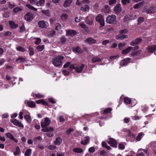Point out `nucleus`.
Instances as JSON below:
<instances>
[{"mask_svg": "<svg viewBox=\"0 0 156 156\" xmlns=\"http://www.w3.org/2000/svg\"><path fill=\"white\" fill-rule=\"evenodd\" d=\"M130 60V58H128L124 59L121 61L120 62L121 65L124 66L127 65Z\"/></svg>", "mask_w": 156, "mask_h": 156, "instance_id": "dca6fc26", "label": "nucleus"}, {"mask_svg": "<svg viewBox=\"0 0 156 156\" xmlns=\"http://www.w3.org/2000/svg\"><path fill=\"white\" fill-rule=\"evenodd\" d=\"M6 136L7 137L12 140H14L15 142L17 143L18 142V140L16 139L13 136L9 133H7L6 134Z\"/></svg>", "mask_w": 156, "mask_h": 156, "instance_id": "412c9836", "label": "nucleus"}, {"mask_svg": "<svg viewBox=\"0 0 156 156\" xmlns=\"http://www.w3.org/2000/svg\"><path fill=\"white\" fill-rule=\"evenodd\" d=\"M126 44L125 43H120L118 44V48L119 49H122L123 47L125 46Z\"/></svg>", "mask_w": 156, "mask_h": 156, "instance_id": "de8ad7c7", "label": "nucleus"}, {"mask_svg": "<svg viewBox=\"0 0 156 156\" xmlns=\"http://www.w3.org/2000/svg\"><path fill=\"white\" fill-rule=\"evenodd\" d=\"M44 48V45H38L36 47L37 50L39 51H41Z\"/></svg>", "mask_w": 156, "mask_h": 156, "instance_id": "c03bdc74", "label": "nucleus"}, {"mask_svg": "<svg viewBox=\"0 0 156 156\" xmlns=\"http://www.w3.org/2000/svg\"><path fill=\"white\" fill-rule=\"evenodd\" d=\"M16 49L18 51L22 52H24L26 51V50L24 48L20 46L16 48Z\"/></svg>", "mask_w": 156, "mask_h": 156, "instance_id": "09e8293b", "label": "nucleus"}, {"mask_svg": "<svg viewBox=\"0 0 156 156\" xmlns=\"http://www.w3.org/2000/svg\"><path fill=\"white\" fill-rule=\"evenodd\" d=\"M125 148V146L124 145L120 143L119 144V147L118 148L120 150H123Z\"/></svg>", "mask_w": 156, "mask_h": 156, "instance_id": "13d9d810", "label": "nucleus"}, {"mask_svg": "<svg viewBox=\"0 0 156 156\" xmlns=\"http://www.w3.org/2000/svg\"><path fill=\"white\" fill-rule=\"evenodd\" d=\"M73 152L76 153H82L83 150L80 148H76L73 149Z\"/></svg>", "mask_w": 156, "mask_h": 156, "instance_id": "7c9ffc66", "label": "nucleus"}, {"mask_svg": "<svg viewBox=\"0 0 156 156\" xmlns=\"http://www.w3.org/2000/svg\"><path fill=\"white\" fill-rule=\"evenodd\" d=\"M17 63H22L26 61V59L25 58L20 57L17 58L16 60Z\"/></svg>", "mask_w": 156, "mask_h": 156, "instance_id": "393cba45", "label": "nucleus"}, {"mask_svg": "<svg viewBox=\"0 0 156 156\" xmlns=\"http://www.w3.org/2000/svg\"><path fill=\"white\" fill-rule=\"evenodd\" d=\"M133 48V47L132 46L129 47L126 49L122 50V53L123 55H126L128 54Z\"/></svg>", "mask_w": 156, "mask_h": 156, "instance_id": "9b49d317", "label": "nucleus"}, {"mask_svg": "<svg viewBox=\"0 0 156 156\" xmlns=\"http://www.w3.org/2000/svg\"><path fill=\"white\" fill-rule=\"evenodd\" d=\"M116 2V0H109V5H112L115 4Z\"/></svg>", "mask_w": 156, "mask_h": 156, "instance_id": "603ef678", "label": "nucleus"}, {"mask_svg": "<svg viewBox=\"0 0 156 156\" xmlns=\"http://www.w3.org/2000/svg\"><path fill=\"white\" fill-rule=\"evenodd\" d=\"M29 107L31 108H34L35 107V104L34 102L32 101H29L27 103Z\"/></svg>", "mask_w": 156, "mask_h": 156, "instance_id": "e433bc0d", "label": "nucleus"}, {"mask_svg": "<svg viewBox=\"0 0 156 156\" xmlns=\"http://www.w3.org/2000/svg\"><path fill=\"white\" fill-rule=\"evenodd\" d=\"M34 39L35 41L34 43L36 45L39 44L41 41V38H39L35 37L34 38Z\"/></svg>", "mask_w": 156, "mask_h": 156, "instance_id": "ea45409f", "label": "nucleus"}, {"mask_svg": "<svg viewBox=\"0 0 156 156\" xmlns=\"http://www.w3.org/2000/svg\"><path fill=\"white\" fill-rule=\"evenodd\" d=\"M62 142V139L60 137H58L55 139V140L54 141V144L56 145H59Z\"/></svg>", "mask_w": 156, "mask_h": 156, "instance_id": "b1692460", "label": "nucleus"}, {"mask_svg": "<svg viewBox=\"0 0 156 156\" xmlns=\"http://www.w3.org/2000/svg\"><path fill=\"white\" fill-rule=\"evenodd\" d=\"M142 51L141 50H139L136 51H135L131 54V55L132 56H134L137 55H138L140 54Z\"/></svg>", "mask_w": 156, "mask_h": 156, "instance_id": "a19ab883", "label": "nucleus"}, {"mask_svg": "<svg viewBox=\"0 0 156 156\" xmlns=\"http://www.w3.org/2000/svg\"><path fill=\"white\" fill-rule=\"evenodd\" d=\"M22 9L19 7H16L13 9V11L15 12H18L19 11H21Z\"/></svg>", "mask_w": 156, "mask_h": 156, "instance_id": "4d7b16f0", "label": "nucleus"}, {"mask_svg": "<svg viewBox=\"0 0 156 156\" xmlns=\"http://www.w3.org/2000/svg\"><path fill=\"white\" fill-rule=\"evenodd\" d=\"M76 34V31L73 30H69L66 32V35L68 36L73 37Z\"/></svg>", "mask_w": 156, "mask_h": 156, "instance_id": "ddd939ff", "label": "nucleus"}, {"mask_svg": "<svg viewBox=\"0 0 156 156\" xmlns=\"http://www.w3.org/2000/svg\"><path fill=\"white\" fill-rule=\"evenodd\" d=\"M33 15L30 12H27L25 16V19L27 21H30L33 19Z\"/></svg>", "mask_w": 156, "mask_h": 156, "instance_id": "0eeeda50", "label": "nucleus"}, {"mask_svg": "<svg viewBox=\"0 0 156 156\" xmlns=\"http://www.w3.org/2000/svg\"><path fill=\"white\" fill-rule=\"evenodd\" d=\"M80 10L83 11H88L89 10L90 7L87 5H85L84 7H81Z\"/></svg>", "mask_w": 156, "mask_h": 156, "instance_id": "cd10ccee", "label": "nucleus"}, {"mask_svg": "<svg viewBox=\"0 0 156 156\" xmlns=\"http://www.w3.org/2000/svg\"><path fill=\"white\" fill-rule=\"evenodd\" d=\"M91 61L93 63L99 62L101 61V59L99 58L97 56H94L92 58Z\"/></svg>", "mask_w": 156, "mask_h": 156, "instance_id": "aec40b11", "label": "nucleus"}, {"mask_svg": "<svg viewBox=\"0 0 156 156\" xmlns=\"http://www.w3.org/2000/svg\"><path fill=\"white\" fill-rule=\"evenodd\" d=\"M96 20L100 23L101 27L104 26L105 21L101 15L98 14L96 17Z\"/></svg>", "mask_w": 156, "mask_h": 156, "instance_id": "20e7f679", "label": "nucleus"}, {"mask_svg": "<svg viewBox=\"0 0 156 156\" xmlns=\"http://www.w3.org/2000/svg\"><path fill=\"white\" fill-rule=\"evenodd\" d=\"M144 3V2H141L138 4H136L133 6V8L136 9L141 8Z\"/></svg>", "mask_w": 156, "mask_h": 156, "instance_id": "6ab92c4d", "label": "nucleus"}, {"mask_svg": "<svg viewBox=\"0 0 156 156\" xmlns=\"http://www.w3.org/2000/svg\"><path fill=\"white\" fill-rule=\"evenodd\" d=\"M85 42L90 44H92L95 43L96 42V41L92 37H89L86 40Z\"/></svg>", "mask_w": 156, "mask_h": 156, "instance_id": "4468645a", "label": "nucleus"}, {"mask_svg": "<svg viewBox=\"0 0 156 156\" xmlns=\"http://www.w3.org/2000/svg\"><path fill=\"white\" fill-rule=\"evenodd\" d=\"M20 149L19 147H16V151L14 152V154L15 156H19L18 155L20 154Z\"/></svg>", "mask_w": 156, "mask_h": 156, "instance_id": "c756f323", "label": "nucleus"}, {"mask_svg": "<svg viewBox=\"0 0 156 156\" xmlns=\"http://www.w3.org/2000/svg\"><path fill=\"white\" fill-rule=\"evenodd\" d=\"M131 101L130 98L128 97H125L124 98V102L127 104H130Z\"/></svg>", "mask_w": 156, "mask_h": 156, "instance_id": "72a5a7b5", "label": "nucleus"}, {"mask_svg": "<svg viewBox=\"0 0 156 156\" xmlns=\"http://www.w3.org/2000/svg\"><path fill=\"white\" fill-rule=\"evenodd\" d=\"M156 12V7L154 6H151L146 11L147 14H153Z\"/></svg>", "mask_w": 156, "mask_h": 156, "instance_id": "6e6552de", "label": "nucleus"}, {"mask_svg": "<svg viewBox=\"0 0 156 156\" xmlns=\"http://www.w3.org/2000/svg\"><path fill=\"white\" fill-rule=\"evenodd\" d=\"M10 15V13L9 12H5L3 14V16L5 18L9 17Z\"/></svg>", "mask_w": 156, "mask_h": 156, "instance_id": "864d4df0", "label": "nucleus"}, {"mask_svg": "<svg viewBox=\"0 0 156 156\" xmlns=\"http://www.w3.org/2000/svg\"><path fill=\"white\" fill-rule=\"evenodd\" d=\"M26 6L30 9L33 10L35 11H37V9L34 7L29 4H27L26 5Z\"/></svg>", "mask_w": 156, "mask_h": 156, "instance_id": "49530a36", "label": "nucleus"}, {"mask_svg": "<svg viewBox=\"0 0 156 156\" xmlns=\"http://www.w3.org/2000/svg\"><path fill=\"white\" fill-rule=\"evenodd\" d=\"M28 49L30 55L31 56L33 55L34 52V48L31 46H30L28 47Z\"/></svg>", "mask_w": 156, "mask_h": 156, "instance_id": "c85d7f7f", "label": "nucleus"}, {"mask_svg": "<svg viewBox=\"0 0 156 156\" xmlns=\"http://www.w3.org/2000/svg\"><path fill=\"white\" fill-rule=\"evenodd\" d=\"M73 0H66L63 4V6L65 8L69 7L72 3Z\"/></svg>", "mask_w": 156, "mask_h": 156, "instance_id": "a211bd4d", "label": "nucleus"}, {"mask_svg": "<svg viewBox=\"0 0 156 156\" xmlns=\"http://www.w3.org/2000/svg\"><path fill=\"white\" fill-rule=\"evenodd\" d=\"M48 148L51 150H53L56 148V147L53 145H50Z\"/></svg>", "mask_w": 156, "mask_h": 156, "instance_id": "e2e57ef3", "label": "nucleus"}, {"mask_svg": "<svg viewBox=\"0 0 156 156\" xmlns=\"http://www.w3.org/2000/svg\"><path fill=\"white\" fill-rule=\"evenodd\" d=\"M64 58L62 55H59L55 57L52 61V64L55 66H59L62 65V60Z\"/></svg>", "mask_w": 156, "mask_h": 156, "instance_id": "f257e3e1", "label": "nucleus"}, {"mask_svg": "<svg viewBox=\"0 0 156 156\" xmlns=\"http://www.w3.org/2000/svg\"><path fill=\"white\" fill-rule=\"evenodd\" d=\"M41 12L43 14L47 16L48 15L49 13V11L48 10H43Z\"/></svg>", "mask_w": 156, "mask_h": 156, "instance_id": "6e6d98bb", "label": "nucleus"}, {"mask_svg": "<svg viewBox=\"0 0 156 156\" xmlns=\"http://www.w3.org/2000/svg\"><path fill=\"white\" fill-rule=\"evenodd\" d=\"M9 23L11 27L13 28H16L18 27V25L16 24L14 22L12 21H9Z\"/></svg>", "mask_w": 156, "mask_h": 156, "instance_id": "bb28decb", "label": "nucleus"}, {"mask_svg": "<svg viewBox=\"0 0 156 156\" xmlns=\"http://www.w3.org/2000/svg\"><path fill=\"white\" fill-rule=\"evenodd\" d=\"M88 151L90 153H93L95 151V148L93 147H91L89 149Z\"/></svg>", "mask_w": 156, "mask_h": 156, "instance_id": "3c124183", "label": "nucleus"}, {"mask_svg": "<svg viewBox=\"0 0 156 156\" xmlns=\"http://www.w3.org/2000/svg\"><path fill=\"white\" fill-rule=\"evenodd\" d=\"M106 21L110 24L115 23L116 22V16L114 15L108 16L106 19Z\"/></svg>", "mask_w": 156, "mask_h": 156, "instance_id": "f03ea898", "label": "nucleus"}, {"mask_svg": "<svg viewBox=\"0 0 156 156\" xmlns=\"http://www.w3.org/2000/svg\"><path fill=\"white\" fill-rule=\"evenodd\" d=\"M11 122L14 125L18 126L19 127H23V126L22 125L20 122L18 121L16 119H13L11 120Z\"/></svg>", "mask_w": 156, "mask_h": 156, "instance_id": "9d476101", "label": "nucleus"}, {"mask_svg": "<svg viewBox=\"0 0 156 156\" xmlns=\"http://www.w3.org/2000/svg\"><path fill=\"white\" fill-rule=\"evenodd\" d=\"M86 23L88 25H91L93 23V20L91 18L89 19L87 16L86 17Z\"/></svg>", "mask_w": 156, "mask_h": 156, "instance_id": "a878e982", "label": "nucleus"}, {"mask_svg": "<svg viewBox=\"0 0 156 156\" xmlns=\"http://www.w3.org/2000/svg\"><path fill=\"white\" fill-rule=\"evenodd\" d=\"M61 19L63 20H66L68 18V15L66 14L63 13L61 16Z\"/></svg>", "mask_w": 156, "mask_h": 156, "instance_id": "37998d69", "label": "nucleus"}, {"mask_svg": "<svg viewBox=\"0 0 156 156\" xmlns=\"http://www.w3.org/2000/svg\"><path fill=\"white\" fill-rule=\"evenodd\" d=\"M24 119L27 120L28 122L29 123H30L31 120V117L29 115H26L24 116Z\"/></svg>", "mask_w": 156, "mask_h": 156, "instance_id": "58836bf2", "label": "nucleus"}, {"mask_svg": "<svg viewBox=\"0 0 156 156\" xmlns=\"http://www.w3.org/2000/svg\"><path fill=\"white\" fill-rule=\"evenodd\" d=\"M110 11V8L108 5H105L104 8L103 10V11L105 13H108Z\"/></svg>", "mask_w": 156, "mask_h": 156, "instance_id": "473e14b6", "label": "nucleus"}, {"mask_svg": "<svg viewBox=\"0 0 156 156\" xmlns=\"http://www.w3.org/2000/svg\"><path fill=\"white\" fill-rule=\"evenodd\" d=\"M122 35L118 34L116 36V38L118 40H122Z\"/></svg>", "mask_w": 156, "mask_h": 156, "instance_id": "338daca9", "label": "nucleus"}, {"mask_svg": "<svg viewBox=\"0 0 156 156\" xmlns=\"http://www.w3.org/2000/svg\"><path fill=\"white\" fill-rule=\"evenodd\" d=\"M71 64V62H66L63 66V67L65 68H67L69 66V65Z\"/></svg>", "mask_w": 156, "mask_h": 156, "instance_id": "69168bd1", "label": "nucleus"}, {"mask_svg": "<svg viewBox=\"0 0 156 156\" xmlns=\"http://www.w3.org/2000/svg\"><path fill=\"white\" fill-rule=\"evenodd\" d=\"M108 143L112 147L115 148L117 147V142L113 138H110Z\"/></svg>", "mask_w": 156, "mask_h": 156, "instance_id": "1a4fd4ad", "label": "nucleus"}, {"mask_svg": "<svg viewBox=\"0 0 156 156\" xmlns=\"http://www.w3.org/2000/svg\"><path fill=\"white\" fill-rule=\"evenodd\" d=\"M73 51L74 52H77L79 53H81L82 52L81 49L78 47H76L74 49Z\"/></svg>", "mask_w": 156, "mask_h": 156, "instance_id": "79ce46f5", "label": "nucleus"}, {"mask_svg": "<svg viewBox=\"0 0 156 156\" xmlns=\"http://www.w3.org/2000/svg\"><path fill=\"white\" fill-rule=\"evenodd\" d=\"M144 20V18L142 17H140L138 19V23H141Z\"/></svg>", "mask_w": 156, "mask_h": 156, "instance_id": "bf43d9fd", "label": "nucleus"}, {"mask_svg": "<svg viewBox=\"0 0 156 156\" xmlns=\"http://www.w3.org/2000/svg\"><path fill=\"white\" fill-rule=\"evenodd\" d=\"M142 41L141 38H137L130 42V45L133 46L135 45L140 44Z\"/></svg>", "mask_w": 156, "mask_h": 156, "instance_id": "423d86ee", "label": "nucleus"}, {"mask_svg": "<svg viewBox=\"0 0 156 156\" xmlns=\"http://www.w3.org/2000/svg\"><path fill=\"white\" fill-rule=\"evenodd\" d=\"M144 135V134L141 132L140 133L136 138V140L139 141L140 140L141 137H142Z\"/></svg>", "mask_w": 156, "mask_h": 156, "instance_id": "f704fd0d", "label": "nucleus"}, {"mask_svg": "<svg viewBox=\"0 0 156 156\" xmlns=\"http://www.w3.org/2000/svg\"><path fill=\"white\" fill-rule=\"evenodd\" d=\"M122 2L124 4L126 5L127 3H129L130 2L129 0H122Z\"/></svg>", "mask_w": 156, "mask_h": 156, "instance_id": "0e129e2a", "label": "nucleus"}, {"mask_svg": "<svg viewBox=\"0 0 156 156\" xmlns=\"http://www.w3.org/2000/svg\"><path fill=\"white\" fill-rule=\"evenodd\" d=\"M130 119L128 117H126L123 119L124 122L125 123H127L129 122Z\"/></svg>", "mask_w": 156, "mask_h": 156, "instance_id": "052dcab7", "label": "nucleus"}, {"mask_svg": "<svg viewBox=\"0 0 156 156\" xmlns=\"http://www.w3.org/2000/svg\"><path fill=\"white\" fill-rule=\"evenodd\" d=\"M33 140L35 142H37L38 140L41 141L42 140V138L41 136H38L34 137Z\"/></svg>", "mask_w": 156, "mask_h": 156, "instance_id": "8fccbe9b", "label": "nucleus"}, {"mask_svg": "<svg viewBox=\"0 0 156 156\" xmlns=\"http://www.w3.org/2000/svg\"><path fill=\"white\" fill-rule=\"evenodd\" d=\"M147 49L149 52H153L156 50V44L152 46H149L147 48Z\"/></svg>", "mask_w": 156, "mask_h": 156, "instance_id": "f3484780", "label": "nucleus"}, {"mask_svg": "<svg viewBox=\"0 0 156 156\" xmlns=\"http://www.w3.org/2000/svg\"><path fill=\"white\" fill-rule=\"evenodd\" d=\"M66 38L65 37H62L60 38L59 42L62 44H64L66 43Z\"/></svg>", "mask_w": 156, "mask_h": 156, "instance_id": "c9c22d12", "label": "nucleus"}, {"mask_svg": "<svg viewBox=\"0 0 156 156\" xmlns=\"http://www.w3.org/2000/svg\"><path fill=\"white\" fill-rule=\"evenodd\" d=\"M51 122L50 120L48 117H46L42 120L41 122V126L42 128L48 126Z\"/></svg>", "mask_w": 156, "mask_h": 156, "instance_id": "7ed1b4c3", "label": "nucleus"}, {"mask_svg": "<svg viewBox=\"0 0 156 156\" xmlns=\"http://www.w3.org/2000/svg\"><path fill=\"white\" fill-rule=\"evenodd\" d=\"M112 110V109L111 108H108L105 109L104 112L105 113H107L110 112Z\"/></svg>", "mask_w": 156, "mask_h": 156, "instance_id": "774afa93", "label": "nucleus"}, {"mask_svg": "<svg viewBox=\"0 0 156 156\" xmlns=\"http://www.w3.org/2000/svg\"><path fill=\"white\" fill-rule=\"evenodd\" d=\"M134 19V18H133L132 16L128 15H126L124 17V21H127L130 20H133Z\"/></svg>", "mask_w": 156, "mask_h": 156, "instance_id": "4be33fe9", "label": "nucleus"}, {"mask_svg": "<svg viewBox=\"0 0 156 156\" xmlns=\"http://www.w3.org/2000/svg\"><path fill=\"white\" fill-rule=\"evenodd\" d=\"M90 137L88 136H86L84 138V140L81 141V143L84 145H85L88 143Z\"/></svg>", "mask_w": 156, "mask_h": 156, "instance_id": "5701e85b", "label": "nucleus"}, {"mask_svg": "<svg viewBox=\"0 0 156 156\" xmlns=\"http://www.w3.org/2000/svg\"><path fill=\"white\" fill-rule=\"evenodd\" d=\"M38 25L39 27L41 28H46L49 26L48 23L43 20L39 21L38 23Z\"/></svg>", "mask_w": 156, "mask_h": 156, "instance_id": "39448f33", "label": "nucleus"}, {"mask_svg": "<svg viewBox=\"0 0 156 156\" xmlns=\"http://www.w3.org/2000/svg\"><path fill=\"white\" fill-rule=\"evenodd\" d=\"M31 151L32 150L31 149H27L25 154V156H30Z\"/></svg>", "mask_w": 156, "mask_h": 156, "instance_id": "a18cd8bd", "label": "nucleus"}, {"mask_svg": "<svg viewBox=\"0 0 156 156\" xmlns=\"http://www.w3.org/2000/svg\"><path fill=\"white\" fill-rule=\"evenodd\" d=\"M61 26L59 23H56V27L55 29L57 30H59L61 29Z\"/></svg>", "mask_w": 156, "mask_h": 156, "instance_id": "5fc2aeb1", "label": "nucleus"}, {"mask_svg": "<svg viewBox=\"0 0 156 156\" xmlns=\"http://www.w3.org/2000/svg\"><path fill=\"white\" fill-rule=\"evenodd\" d=\"M36 103L37 104H41L43 105H46L47 104V103L43 100H37V101Z\"/></svg>", "mask_w": 156, "mask_h": 156, "instance_id": "4c0bfd02", "label": "nucleus"}, {"mask_svg": "<svg viewBox=\"0 0 156 156\" xmlns=\"http://www.w3.org/2000/svg\"><path fill=\"white\" fill-rule=\"evenodd\" d=\"M114 11L117 14H119L121 11V5L119 4H117L114 8Z\"/></svg>", "mask_w": 156, "mask_h": 156, "instance_id": "f8f14e48", "label": "nucleus"}, {"mask_svg": "<svg viewBox=\"0 0 156 156\" xmlns=\"http://www.w3.org/2000/svg\"><path fill=\"white\" fill-rule=\"evenodd\" d=\"M100 154L101 155L103 156H105L106 155V151L104 150H101L100 151Z\"/></svg>", "mask_w": 156, "mask_h": 156, "instance_id": "680f3d73", "label": "nucleus"}, {"mask_svg": "<svg viewBox=\"0 0 156 156\" xmlns=\"http://www.w3.org/2000/svg\"><path fill=\"white\" fill-rule=\"evenodd\" d=\"M85 65L83 64H82L80 66H78L77 67H75V69L76 71L78 73L81 72L84 68Z\"/></svg>", "mask_w": 156, "mask_h": 156, "instance_id": "2eb2a0df", "label": "nucleus"}, {"mask_svg": "<svg viewBox=\"0 0 156 156\" xmlns=\"http://www.w3.org/2000/svg\"><path fill=\"white\" fill-rule=\"evenodd\" d=\"M45 3L44 0H40L36 3V5L38 6H43Z\"/></svg>", "mask_w": 156, "mask_h": 156, "instance_id": "2f4dec72", "label": "nucleus"}]
</instances>
